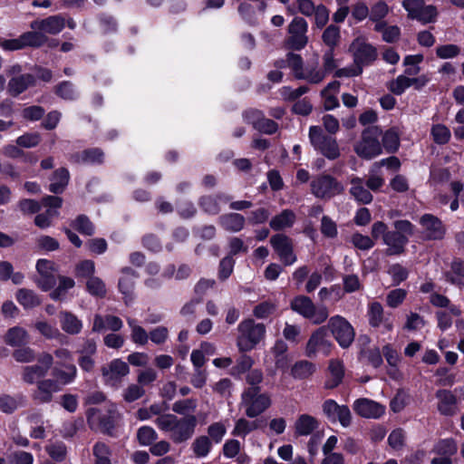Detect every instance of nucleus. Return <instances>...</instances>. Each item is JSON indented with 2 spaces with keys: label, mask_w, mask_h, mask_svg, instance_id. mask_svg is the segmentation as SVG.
Returning a JSON list of instances; mask_svg holds the SVG:
<instances>
[{
  "label": "nucleus",
  "mask_w": 464,
  "mask_h": 464,
  "mask_svg": "<svg viewBox=\"0 0 464 464\" xmlns=\"http://www.w3.org/2000/svg\"><path fill=\"white\" fill-rule=\"evenodd\" d=\"M5 341L11 346H19L27 343L28 334L24 328L15 326L7 331Z\"/></svg>",
  "instance_id": "43"
},
{
  "label": "nucleus",
  "mask_w": 464,
  "mask_h": 464,
  "mask_svg": "<svg viewBox=\"0 0 464 464\" xmlns=\"http://www.w3.org/2000/svg\"><path fill=\"white\" fill-rule=\"evenodd\" d=\"M402 6L408 12V16L422 24L432 23L437 16V9L433 5H426L423 0L413 2L407 0Z\"/></svg>",
  "instance_id": "11"
},
{
  "label": "nucleus",
  "mask_w": 464,
  "mask_h": 464,
  "mask_svg": "<svg viewBox=\"0 0 464 464\" xmlns=\"http://www.w3.org/2000/svg\"><path fill=\"white\" fill-rule=\"evenodd\" d=\"M196 424L197 419L192 415L178 420L171 432V439L175 442H182L188 440L194 433Z\"/></svg>",
  "instance_id": "21"
},
{
  "label": "nucleus",
  "mask_w": 464,
  "mask_h": 464,
  "mask_svg": "<svg viewBox=\"0 0 464 464\" xmlns=\"http://www.w3.org/2000/svg\"><path fill=\"white\" fill-rule=\"evenodd\" d=\"M127 323L130 328V338L132 342L139 345H145L149 341V334L146 330L138 324L137 320L127 318Z\"/></svg>",
  "instance_id": "41"
},
{
  "label": "nucleus",
  "mask_w": 464,
  "mask_h": 464,
  "mask_svg": "<svg viewBox=\"0 0 464 464\" xmlns=\"http://www.w3.org/2000/svg\"><path fill=\"white\" fill-rule=\"evenodd\" d=\"M192 450L197 457H207L211 450V441L209 438L207 436H200L197 438L192 443Z\"/></svg>",
  "instance_id": "49"
},
{
  "label": "nucleus",
  "mask_w": 464,
  "mask_h": 464,
  "mask_svg": "<svg viewBox=\"0 0 464 464\" xmlns=\"http://www.w3.org/2000/svg\"><path fill=\"white\" fill-rule=\"evenodd\" d=\"M411 86V78L406 75H399L395 80L389 83V89L397 95L402 94L405 90Z\"/></svg>",
  "instance_id": "52"
},
{
  "label": "nucleus",
  "mask_w": 464,
  "mask_h": 464,
  "mask_svg": "<svg viewBox=\"0 0 464 464\" xmlns=\"http://www.w3.org/2000/svg\"><path fill=\"white\" fill-rule=\"evenodd\" d=\"M430 302L437 307L447 308L445 310L452 318L459 317L461 310L458 305L450 304V301L445 295L433 293L430 296Z\"/></svg>",
  "instance_id": "37"
},
{
  "label": "nucleus",
  "mask_w": 464,
  "mask_h": 464,
  "mask_svg": "<svg viewBox=\"0 0 464 464\" xmlns=\"http://www.w3.org/2000/svg\"><path fill=\"white\" fill-rule=\"evenodd\" d=\"M315 371V365L308 361H300L291 369V374L295 379H305Z\"/></svg>",
  "instance_id": "47"
},
{
  "label": "nucleus",
  "mask_w": 464,
  "mask_h": 464,
  "mask_svg": "<svg viewBox=\"0 0 464 464\" xmlns=\"http://www.w3.org/2000/svg\"><path fill=\"white\" fill-rule=\"evenodd\" d=\"M53 356L50 353H43L38 359V364L26 366L23 370V380L27 383H34L40 378L46 375L53 364Z\"/></svg>",
  "instance_id": "17"
},
{
  "label": "nucleus",
  "mask_w": 464,
  "mask_h": 464,
  "mask_svg": "<svg viewBox=\"0 0 464 464\" xmlns=\"http://www.w3.org/2000/svg\"><path fill=\"white\" fill-rule=\"evenodd\" d=\"M309 140L313 147L327 159L335 160L340 156L336 140L324 134L319 126L310 127Z\"/></svg>",
  "instance_id": "3"
},
{
  "label": "nucleus",
  "mask_w": 464,
  "mask_h": 464,
  "mask_svg": "<svg viewBox=\"0 0 464 464\" xmlns=\"http://www.w3.org/2000/svg\"><path fill=\"white\" fill-rule=\"evenodd\" d=\"M37 275L34 278V283L43 291L51 290L56 283L57 267L55 264L49 259H39L36 262Z\"/></svg>",
  "instance_id": "9"
},
{
  "label": "nucleus",
  "mask_w": 464,
  "mask_h": 464,
  "mask_svg": "<svg viewBox=\"0 0 464 464\" xmlns=\"http://www.w3.org/2000/svg\"><path fill=\"white\" fill-rule=\"evenodd\" d=\"M293 311L299 314L314 324H321L327 319L329 311L326 306H315L313 301L305 295L295 297L290 304Z\"/></svg>",
  "instance_id": "2"
},
{
  "label": "nucleus",
  "mask_w": 464,
  "mask_h": 464,
  "mask_svg": "<svg viewBox=\"0 0 464 464\" xmlns=\"http://www.w3.org/2000/svg\"><path fill=\"white\" fill-rule=\"evenodd\" d=\"M220 220L222 227L231 232L240 231L245 224L244 217L237 213L222 216Z\"/></svg>",
  "instance_id": "45"
},
{
  "label": "nucleus",
  "mask_w": 464,
  "mask_h": 464,
  "mask_svg": "<svg viewBox=\"0 0 464 464\" xmlns=\"http://www.w3.org/2000/svg\"><path fill=\"white\" fill-rule=\"evenodd\" d=\"M61 389V386L54 380H42L37 383V389L34 393V398L42 403L49 402L53 399V394L58 392Z\"/></svg>",
  "instance_id": "23"
},
{
  "label": "nucleus",
  "mask_w": 464,
  "mask_h": 464,
  "mask_svg": "<svg viewBox=\"0 0 464 464\" xmlns=\"http://www.w3.org/2000/svg\"><path fill=\"white\" fill-rule=\"evenodd\" d=\"M72 227L80 233L84 235H92L94 231L93 226L85 216L78 217L72 223Z\"/></svg>",
  "instance_id": "64"
},
{
  "label": "nucleus",
  "mask_w": 464,
  "mask_h": 464,
  "mask_svg": "<svg viewBox=\"0 0 464 464\" xmlns=\"http://www.w3.org/2000/svg\"><path fill=\"white\" fill-rule=\"evenodd\" d=\"M353 408L358 415L368 419L380 418L385 412L384 406L366 398L356 400Z\"/></svg>",
  "instance_id": "20"
},
{
  "label": "nucleus",
  "mask_w": 464,
  "mask_h": 464,
  "mask_svg": "<svg viewBox=\"0 0 464 464\" xmlns=\"http://www.w3.org/2000/svg\"><path fill=\"white\" fill-rule=\"evenodd\" d=\"M323 412L331 422H339L347 428L352 422V413L346 405H339L332 399L326 400L323 405Z\"/></svg>",
  "instance_id": "12"
},
{
  "label": "nucleus",
  "mask_w": 464,
  "mask_h": 464,
  "mask_svg": "<svg viewBox=\"0 0 464 464\" xmlns=\"http://www.w3.org/2000/svg\"><path fill=\"white\" fill-rule=\"evenodd\" d=\"M325 76V72H323V69L318 67L317 59L314 63H308L304 68L303 72L299 73V79L305 80L310 83H319Z\"/></svg>",
  "instance_id": "36"
},
{
  "label": "nucleus",
  "mask_w": 464,
  "mask_h": 464,
  "mask_svg": "<svg viewBox=\"0 0 464 464\" xmlns=\"http://www.w3.org/2000/svg\"><path fill=\"white\" fill-rule=\"evenodd\" d=\"M15 298L24 309H31L41 304V300L37 295L34 291L26 288L19 289L15 294Z\"/></svg>",
  "instance_id": "38"
},
{
  "label": "nucleus",
  "mask_w": 464,
  "mask_h": 464,
  "mask_svg": "<svg viewBox=\"0 0 464 464\" xmlns=\"http://www.w3.org/2000/svg\"><path fill=\"white\" fill-rule=\"evenodd\" d=\"M86 287L92 295L102 297L106 294L105 284L97 276H91L86 283Z\"/></svg>",
  "instance_id": "53"
},
{
  "label": "nucleus",
  "mask_w": 464,
  "mask_h": 464,
  "mask_svg": "<svg viewBox=\"0 0 464 464\" xmlns=\"http://www.w3.org/2000/svg\"><path fill=\"white\" fill-rule=\"evenodd\" d=\"M383 243L387 246L388 255H400L404 251V246L408 243V238L397 232H389L385 235Z\"/></svg>",
  "instance_id": "28"
},
{
  "label": "nucleus",
  "mask_w": 464,
  "mask_h": 464,
  "mask_svg": "<svg viewBox=\"0 0 464 464\" xmlns=\"http://www.w3.org/2000/svg\"><path fill=\"white\" fill-rule=\"evenodd\" d=\"M242 403L246 414L254 418L264 412L271 405L270 397L266 393H259L258 387H251L242 394Z\"/></svg>",
  "instance_id": "6"
},
{
  "label": "nucleus",
  "mask_w": 464,
  "mask_h": 464,
  "mask_svg": "<svg viewBox=\"0 0 464 464\" xmlns=\"http://www.w3.org/2000/svg\"><path fill=\"white\" fill-rule=\"evenodd\" d=\"M102 377L106 384L117 387L121 379L129 374L130 368L127 362L121 359H114L102 369Z\"/></svg>",
  "instance_id": "13"
},
{
  "label": "nucleus",
  "mask_w": 464,
  "mask_h": 464,
  "mask_svg": "<svg viewBox=\"0 0 464 464\" xmlns=\"http://www.w3.org/2000/svg\"><path fill=\"white\" fill-rule=\"evenodd\" d=\"M177 420L178 418L173 414H163L157 418L156 424L160 430L172 432Z\"/></svg>",
  "instance_id": "61"
},
{
  "label": "nucleus",
  "mask_w": 464,
  "mask_h": 464,
  "mask_svg": "<svg viewBox=\"0 0 464 464\" xmlns=\"http://www.w3.org/2000/svg\"><path fill=\"white\" fill-rule=\"evenodd\" d=\"M350 52L353 53L354 63L362 68L363 65L370 64L377 57L375 48L361 38H357L352 43Z\"/></svg>",
  "instance_id": "16"
},
{
  "label": "nucleus",
  "mask_w": 464,
  "mask_h": 464,
  "mask_svg": "<svg viewBox=\"0 0 464 464\" xmlns=\"http://www.w3.org/2000/svg\"><path fill=\"white\" fill-rule=\"evenodd\" d=\"M381 130L378 127H370L363 130L362 140L355 146V152L361 158L371 160L382 153L379 141Z\"/></svg>",
  "instance_id": "4"
},
{
  "label": "nucleus",
  "mask_w": 464,
  "mask_h": 464,
  "mask_svg": "<svg viewBox=\"0 0 464 464\" xmlns=\"http://www.w3.org/2000/svg\"><path fill=\"white\" fill-rule=\"evenodd\" d=\"M344 375V367L341 361L331 360L328 366V377L324 386L327 389H334L341 382Z\"/></svg>",
  "instance_id": "29"
},
{
  "label": "nucleus",
  "mask_w": 464,
  "mask_h": 464,
  "mask_svg": "<svg viewBox=\"0 0 464 464\" xmlns=\"http://www.w3.org/2000/svg\"><path fill=\"white\" fill-rule=\"evenodd\" d=\"M388 273L392 278L393 285H399L408 277V270L399 264L392 265Z\"/></svg>",
  "instance_id": "63"
},
{
  "label": "nucleus",
  "mask_w": 464,
  "mask_h": 464,
  "mask_svg": "<svg viewBox=\"0 0 464 464\" xmlns=\"http://www.w3.org/2000/svg\"><path fill=\"white\" fill-rule=\"evenodd\" d=\"M382 144L389 152L397 150L400 145L399 132L395 129L388 130L382 136Z\"/></svg>",
  "instance_id": "51"
},
{
  "label": "nucleus",
  "mask_w": 464,
  "mask_h": 464,
  "mask_svg": "<svg viewBox=\"0 0 464 464\" xmlns=\"http://www.w3.org/2000/svg\"><path fill=\"white\" fill-rule=\"evenodd\" d=\"M274 250L285 266H291L296 261L291 239L285 235L277 234L270 238Z\"/></svg>",
  "instance_id": "15"
},
{
  "label": "nucleus",
  "mask_w": 464,
  "mask_h": 464,
  "mask_svg": "<svg viewBox=\"0 0 464 464\" xmlns=\"http://www.w3.org/2000/svg\"><path fill=\"white\" fill-rule=\"evenodd\" d=\"M332 347L333 343L328 339L326 329L320 327L310 336L306 343L305 353L308 357H314L318 354L328 356Z\"/></svg>",
  "instance_id": "10"
},
{
  "label": "nucleus",
  "mask_w": 464,
  "mask_h": 464,
  "mask_svg": "<svg viewBox=\"0 0 464 464\" xmlns=\"http://www.w3.org/2000/svg\"><path fill=\"white\" fill-rule=\"evenodd\" d=\"M328 327L342 348H348L354 340L355 333L352 324L343 316L330 318Z\"/></svg>",
  "instance_id": "7"
},
{
  "label": "nucleus",
  "mask_w": 464,
  "mask_h": 464,
  "mask_svg": "<svg viewBox=\"0 0 464 464\" xmlns=\"http://www.w3.org/2000/svg\"><path fill=\"white\" fill-rule=\"evenodd\" d=\"M43 204L47 208L46 212L39 214L34 218V223L41 228L48 227L52 219L58 215V208L62 206V198L53 196L44 198Z\"/></svg>",
  "instance_id": "19"
},
{
  "label": "nucleus",
  "mask_w": 464,
  "mask_h": 464,
  "mask_svg": "<svg viewBox=\"0 0 464 464\" xmlns=\"http://www.w3.org/2000/svg\"><path fill=\"white\" fill-rule=\"evenodd\" d=\"M323 41L324 43L333 49L335 45H337L340 39V29L335 25H329L323 34Z\"/></svg>",
  "instance_id": "56"
},
{
  "label": "nucleus",
  "mask_w": 464,
  "mask_h": 464,
  "mask_svg": "<svg viewBox=\"0 0 464 464\" xmlns=\"http://www.w3.org/2000/svg\"><path fill=\"white\" fill-rule=\"evenodd\" d=\"M69 177V171L66 169H57L51 179L50 190L53 193L63 192L68 184Z\"/></svg>",
  "instance_id": "42"
},
{
  "label": "nucleus",
  "mask_w": 464,
  "mask_h": 464,
  "mask_svg": "<svg viewBox=\"0 0 464 464\" xmlns=\"http://www.w3.org/2000/svg\"><path fill=\"white\" fill-rule=\"evenodd\" d=\"M62 329L69 334H78L82 329V322L70 312L60 313Z\"/></svg>",
  "instance_id": "33"
},
{
  "label": "nucleus",
  "mask_w": 464,
  "mask_h": 464,
  "mask_svg": "<svg viewBox=\"0 0 464 464\" xmlns=\"http://www.w3.org/2000/svg\"><path fill=\"white\" fill-rule=\"evenodd\" d=\"M106 414L101 409L92 408L88 411V422L93 429H99L103 432H110L117 420L119 414L117 407L112 402H106Z\"/></svg>",
  "instance_id": "5"
},
{
  "label": "nucleus",
  "mask_w": 464,
  "mask_h": 464,
  "mask_svg": "<svg viewBox=\"0 0 464 464\" xmlns=\"http://www.w3.org/2000/svg\"><path fill=\"white\" fill-rule=\"evenodd\" d=\"M24 47H39L47 41V36L39 30L24 33L21 35Z\"/></svg>",
  "instance_id": "46"
},
{
  "label": "nucleus",
  "mask_w": 464,
  "mask_h": 464,
  "mask_svg": "<svg viewBox=\"0 0 464 464\" xmlns=\"http://www.w3.org/2000/svg\"><path fill=\"white\" fill-rule=\"evenodd\" d=\"M122 276L119 280V289L123 295L124 302L126 304L132 300V294L134 288V279L137 277L136 273L129 268L125 267L121 270Z\"/></svg>",
  "instance_id": "25"
},
{
  "label": "nucleus",
  "mask_w": 464,
  "mask_h": 464,
  "mask_svg": "<svg viewBox=\"0 0 464 464\" xmlns=\"http://www.w3.org/2000/svg\"><path fill=\"white\" fill-rule=\"evenodd\" d=\"M237 349L241 353H246L252 351L265 339L266 327L253 319H246L237 325Z\"/></svg>",
  "instance_id": "1"
},
{
  "label": "nucleus",
  "mask_w": 464,
  "mask_h": 464,
  "mask_svg": "<svg viewBox=\"0 0 464 464\" xmlns=\"http://www.w3.org/2000/svg\"><path fill=\"white\" fill-rule=\"evenodd\" d=\"M350 193L359 202L362 204H369L372 200L371 192L363 187L362 179L360 178H353L351 179Z\"/></svg>",
  "instance_id": "35"
},
{
  "label": "nucleus",
  "mask_w": 464,
  "mask_h": 464,
  "mask_svg": "<svg viewBox=\"0 0 464 464\" xmlns=\"http://www.w3.org/2000/svg\"><path fill=\"white\" fill-rule=\"evenodd\" d=\"M245 117L256 129L263 132L271 134L276 130V122L272 120L261 118V114L258 111H246Z\"/></svg>",
  "instance_id": "30"
},
{
  "label": "nucleus",
  "mask_w": 464,
  "mask_h": 464,
  "mask_svg": "<svg viewBox=\"0 0 464 464\" xmlns=\"http://www.w3.org/2000/svg\"><path fill=\"white\" fill-rule=\"evenodd\" d=\"M76 367L72 363L63 366L56 365L52 372L54 381L57 382L61 387L72 382L76 377Z\"/></svg>",
  "instance_id": "31"
},
{
  "label": "nucleus",
  "mask_w": 464,
  "mask_h": 464,
  "mask_svg": "<svg viewBox=\"0 0 464 464\" xmlns=\"http://www.w3.org/2000/svg\"><path fill=\"white\" fill-rule=\"evenodd\" d=\"M436 396L439 400L438 410L443 415H453L457 411V399L450 392L440 390Z\"/></svg>",
  "instance_id": "27"
},
{
  "label": "nucleus",
  "mask_w": 464,
  "mask_h": 464,
  "mask_svg": "<svg viewBox=\"0 0 464 464\" xmlns=\"http://www.w3.org/2000/svg\"><path fill=\"white\" fill-rule=\"evenodd\" d=\"M368 315L370 324L373 327L382 325L385 330L392 331L393 328V322L387 317H384L382 305L378 302H373L369 305Z\"/></svg>",
  "instance_id": "24"
},
{
  "label": "nucleus",
  "mask_w": 464,
  "mask_h": 464,
  "mask_svg": "<svg viewBox=\"0 0 464 464\" xmlns=\"http://www.w3.org/2000/svg\"><path fill=\"white\" fill-rule=\"evenodd\" d=\"M123 323L121 318L114 315L102 316L96 314L93 319L92 331L102 332L111 330L117 332L121 329Z\"/></svg>",
  "instance_id": "26"
},
{
  "label": "nucleus",
  "mask_w": 464,
  "mask_h": 464,
  "mask_svg": "<svg viewBox=\"0 0 464 464\" xmlns=\"http://www.w3.org/2000/svg\"><path fill=\"white\" fill-rule=\"evenodd\" d=\"M31 29L39 30L49 34H56L64 27V20L60 16H50L42 20L33 21L30 24Z\"/></svg>",
  "instance_id": "22"
},
{
  "label": "nucleus",
  "mask_w": 464,
  "mask_h": 464,
  "mask_svg": "<svg viewBox=\"0 0 464 464\" xmlns=\"http://www.w3.org/2000/svg\"><path fill=\"white\" fill-rule=\"evenodd\" d=\"M253 364L254 360L249 355L243 354L237 359V364L230 371V374L239 376L246 371H249Z\"/></svg>",
  "instance_id": "54"
},
{
  "label": "nucleus",
  "mask_w": 464,
  "mask_h": 464,
  "mask_svg": "<svg viewBox=\"0 0 464 464\" xmlns=\"http://www.w3.org/2000/svg\"><path fill=\"white\" fill-rule=\"evenodd\" d=\"M312 193L320 198H330L342 193L344 187L329 175L319 176L311 182Z\"/></svg>",
  "instance_id": "8"
},
{
  "label": "nucleus",
  "mask_w": 464,
  "mask_h": 464,
  "mask_svg": "<svg viewBox=\"0 0 464 464\" xmlns=\"http://www.w3.org/2000/svg\"><path fill=\"white\" fill-rule=\"evenodd\" d=\"M318 420L309 414H301L295 422V430L298 436H308L318 428Z\"/></svg>",
  "instance_id": "32"
},
{
  "label": "nucleus",
  "mask_w": 464,
  "mask_h": 464,
  "mask_svg": "<svg viewBox=\"0 0 464 464\" xmlns=\"http://www.w3.org/2000/svg\"><path fill=\"white\" fill-rule=\"evenodd\" d=\"M102 159L103 153L99 149L86 150L72 156L73 161L87 164L100 163Z\"/></svg>",
  "instance_id": "44"
},
{
  "label": "nucleus",
  "mask_w": 464,
  "mask_h": 464,
  "mask_svg": "<svg viewBox=\"0 0 464 464\" xmlns=\"http://www.w3.org/2000/svg\"><path fill=\"white\" fill-rule=\"evenodd\" d=\"M258 428V421H248L245 419H239L235 425L232 434L235 436L246 437L249 432Z\"/></svg>",
  "instance_id": "50"
},
{
  "label": "nucleus",
  "mask_w": 464,
  "mask_h": 464,
  "mask_svg": "<svg viewBox=\"0 0 464 464\" xmlns=\"http://www.w3.org/2000/svg\"><path fill=\"white\" fill-rule=\"evenodd\" d=\"M424 237L429 240H440L444 237L446 228L440 219L431 214H424L420 218Z\"/></svg>",
  "instance_id": "18"
},
{
  "label": "nucleus",
  "mask_w": 464,
  "mask_h": 464,
  "mask_svg": "<svg viewBox=\"0 0 464 464\" xmlns=\"http://www.w3.org/2000/svg\"><path fill=\"white\" fill-rule=\"evenodd\" d=\"M58 283V286L51 292L50 297L55 301H63L66 298L67 292L75 285V282L71 277L59 276Z\"/></svg>",
  "instance_id": "39"
},
{
  "label": "nucleus",
  "mask_w": 464,
  "mask_h": 464,
  "mask_svg": "<svg viewBox=\"0 0 464 464\" xmlns=\"http://www.w3.org/2000/svg\"><path fill=\"white\" fill-rule=\"evenodd\" d=\"M208 433L214 442L219 443L227 433V428L222 422H215L208 427Z\"/></svg>",
  "instance_id": "59"
},
{
  "label": "nucleus",
  "mask_w": 464,
  "mask_h": 464,
  "mask_svg": "<svg viewBox=\"0 0 464 464\" xmlns=\"http://www.w3.org/2000/svg\"><path fill=\"white\" fill-rule=\"evenodd\" d=\"M407 291L401 288H396L390 291L386 297L387 305L392 308H396L401 305L405 300Z\"/></svg>",
  "instance_id": "57"
},
{
  "label": "nucleus",
  "mask_w": 464,
  "mask_h": 464,
  "mask_svg": "<svg viewBox=\"0 0 464 464\" xmlns=\"http://www.w3.org/2000/svg\"><path fill=\"white\" fill-rule=\"evenodd\" d=\"M431 135L437 143L444 144L449 141L450 138V131L446 126L437 124L433 126Z\"/></svg>",
  "instance_id": "60"
},
{
  "label": "nucleus",
  "mask_w": 464,
  "mask_h": 464,
  "mask_svg": "<svg viewBox=\"0 0 464 464\" xmlns=\"http://www.w3.org/2000/svg\"><path fill=\"white\" fill-rule=\"evenodd\" d=\"M95 464H111L109 448L102 442L96 443L93 447Z\"/></svg>",
  "instance_id": "58"
},
{
  "label": "nucleus",
  "mask_w": 464,
  "mask_h": 464,
  "mask_svg": "<svg viewBox=\"0 0 464 464\" xmlns=\"http://www.w3.org/2000/svg\"><path fill=\"white\" fill-rule=\"evenodd\" d=\"M295 213L292 210L285 209L271 219L270 227L274 230H281L292 227V225L295 223Z\"/></svg>",
  "instance_id": "40"
},
{
  "label": "nucleus",
  "mask_w": 464,
  "mask_h": 464,
  "mask_svg": "<svg viewBox=\"0 0 464 464\" xmlns=\"http://www.w3.org/2000/svg\"><path fill=\"white\" fill-rule=\"evenodd\" d=\"M351 241L355 247L361 250H369L374 246L373 240L370 237L360 233L353 234Z\"/></svg>",
  "instance_id": "62"
},
{
  "label": "nucleus",
  "mask_w": 464,
  "mask_h": 464,
  "mask_svg": "<svg viewBox=\"0 0 464 464\" xmlns=\"http://www.w3.org/2000/svg\"><path fill=\"white\" fill-rule=\"evenodd\" d=\"M137 439L140 445L149 446L157 439V433L150 426H142L138 430Z\"/></svg>",
  "instance_id": "55"
},
{
  "label": "nucleus",
  "mask_w": 464,
  "mask_h": 464,
  "mask_svg": "<svg viewBox=\"0 0 464 464\" xmlns=\"http://www.w3.org/2000/svg\"><path fill=\"white\" fill-rule=\"evenodd\" d=\"M422 61L423 55L421 54L407 55L403 61V64L406 67L404 75L408 77L417 75L420 72L419 63Z\"/></svg>",
  "instance_id": "48"
},
{
  "label": "nucleus",
  "mask_w": 464,
  "mask_h": 464,
  "mask_svg": "<svg viewBox=\"0 0 464 464\" xmlns=\"http://www.w3.org/2000/svg\"><path fill=\"white\" fill-rule=\"evenodd\" d=\"M34 78L31 74L14 76L8 82V92L12 95H18L34 83Z\"/></svg>",
  "instance_id": "34"
},
{
  "label": "nucleus",
  "mask_w": 464,
  "mask_h": 464,
  "mask_svg": "<svg viewBox=\"0 0 464 464\" xmlns=\"http://www.w3.org/2000/svg\"><path fill=\"white\" fill-rule=\"evenodd\" d=\"M307 23L302 17H295L288 26V33L290 34L288 38V45L295 50L304 48L307 42Z\"/></svg>",
  "instance_id": "14"
}]
</instances>
